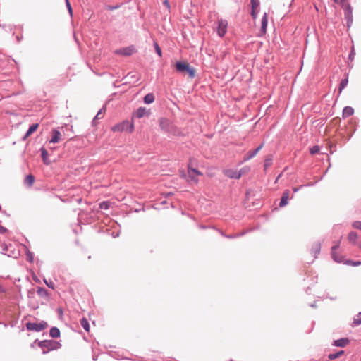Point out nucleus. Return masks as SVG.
Returning a JSON list of instances; mask_svg holds the SVG:
<instances>
[{"label": "nucleus", "instance_id": "nucleus-11", "mask_svg": "<svg viewBox=\"0 0 361 361\" xmlns=\"http://www.w3.org/2000/svg\"><path fill=\"white\" fill-rule=\"evenodd\" d=\"M339 4L345 10V15L346 17L350 18L352 15V8L347 0H340Z\"/></svg>", "mask_w": 361, "mask_h": 361}, {"label": "nucleus", "instance_id": "nucleus-25", "mask_svg": "<svg viewBox=\"0 0 361 361\" xmlns=\"http://www.w3.org/2000/svg\"><path fill=\"white\" fill-rule=\"evenodd\" d=\"M50 336L52 337V338H58L60 336V331L58 328L56 327H52L51 329H50Z\"/></svg>", "mask_w": 361, "mask_h": 361}, {"label": "nucleus", "instance_id": "nucleus-37", "mask_svg": "<svg viewBox=\"0 0 361 361\" xmlns=\"http://www.w3.org/2000/svg\"><path fill=\"white\" fill-rule=\"evenodd\" d=\"M26 257H27V261H29L30 262H33L34 256H33V254L31 252L27 251V253H26Z\"/></svg>", "mask_w": 361, "mask_h": 361}, {"label": "nucleus", "instance_id": "nucleus-23", "mask_svg": "<svg viewBox=\"0 0 361 361\" xmlns=\"http://www.w3.org/2000/svg\"><path fill=\"white\" fill-rule=\"evenodd\" d=\"M154 101V96L152 93L146 94L144 97V102L145 104H151Z\"/></svg>", "mask_w": 361, "mask_h": 361}, {"label": "nucleus", "instance_id": "nucleus-49", "mask_svg": "<svg viewBox=\"0 0 361 361\" xmlns=\"http://www.w3.org/2000/svg\"><path fill=\"white\" fill-rule=\"evenodd\" d=\"M293 191H294V192H297V191H298V188H293Z\"/></svg>", "mask_w": 361, "mask_h": 361}, {"label": "nucleus", "instance_id": "nucleus-19", "mask_svg": "<svg viewBox=\"0 0 361 361\" xmlns=\"http://www.w3.org/2000/svg\"><path fill=\"white\" fill-rule=\"evenodd\" d=\"M38 126L39 125L37 123L32 124L31 126H30L29 129L25 135L24 139H26L27 137L32 135L37 129Z\"/></svg>", "mask_w": 361, "mask_h": 361}, {"label": "nucleus", "instance_id": "nucleus-36", "mask_svg": "<svg viewBox=\"0 0 361 361\" xmlns=\"http://www.w3.org/2000/svg\"><path fill=\"white\" fill-rule=\"evenodd\" d=\"M154 48L157 54L161 57L162 56L161 49L157 42H154Z\"/></svg>", "mask_w": 361, "mask_h": 361}, {"label": "nucleus", "instance_id": "nucleus-10", "mask_svg": "<svg viewBox=\"0 0 361 361\" xmlns=\"http://www.w3.org/2000/svg\"><path fill=\"white\" fill-rule=\"evenodd\" d=\"M224 173L230 178L239 179L241 177V172H238L236 169H226L224 171Z\"/></svg>", "mask_w": 361, "mask_h": 361}, {"label": "nucleus", "instance_id": "nucleus-5", "mask_svg": "<svg viewBox=\"0 0 361 361\" xmlns=\"http://www.w3.org/2000/svg\"><path fill=\"white\" fill-rule=\"evenodd\" d=\"M137 52L136 48L133 46H129L127 47L121 48L116 50V53L124 56H129Z\"/></svg>", "mask_w": 361, "mask_h": 361}, {"label": "nucleus", "instance_id": "nucleus-9", "mask_svg": "<svg viewBox=\"0 0 361 361\" xmlns=\"http://www.w3.org/2000/svg\"><path fill=\"white\" fill-rule=\"evenodd\" d=\"M338 247H339V243H338L336 245H335L334 246L332 247L331 257L335 262H336L338 263H342L343 257L336 252V250H338Z\"/></svg>", "mask_w": 361, "mask_h": 361}, {"label": "nucleus", "instance_id": "nucleus-21", "mask_svg": "<svg viewBox=\"0 0 361 361\" xmlns=\"http://www.w3.org/2000/svg\"><path fill=\"white\" fill-rule=\"evenodd\" d=\"M354 113V110L350 106H346L343 109V117H349L352 116Z\"/></svg>", "mask_w": 361, "mask_h": 361}, {"label": "nucleus", "instance_id": "nucleus-40", "mask_svg": "<svg viewBox=\"0 0 361 361\" xmlns=\"http://www.w3.org/2000/svg\"><path fill=\"white\" fill-rule=\"evenodd\" d=\"M353 227L361 230V221H357L353 224Z\"/></svg>", "mask_w": 361, "mask_h": 361}, {"label": "nucleus", "instance_id": "nucleus-12", "mask_svg": "<svg viewBox=\"0 0 361 361\" xmlns=\"http://www.w3.org/2000/svg\"><path fill=\"white\" fill-rule=\"evenodd\" d=\"M52 137L49 143H57L61 140V133L58 129H53L51 131Z\"/></svg>", "mask_w": 361, "mask_h": 361}, {"label": "nucleus", "instance_id": "nucleus-8", "mask_svg": "<svg viewBox=\"0 0 361 361\" xmlns=\"http://www.w3.org/2000/svg\"><path fill=\"white\" fill-rule=\"evenodd\" d=\"M151 114L150 109H147L146 107H139L137 111L134 113V115L137 118H142L145 116H149Z\"/></svg>", "mask_w": 361, "mask_h": 361}, {"label": "nucleus", "instance_id": "nucleus-44", "mask_svg": "<svg viewBox=\"0 0 361 361\" xmlns=\"http://www.w3.org/2000/svg\"><path fill=\"white\" fill-rule=\"evenodd\" d=\"M256 9L252 8L251 15L254 19L257 18V12L255 11Z\"/></svg>", "mask_w": 361, "mask_h": 361}, {"label": "nucleus", "instance_id": "nucleus-24", "mask_svg": "<svg viewBox=\"0 0 361 361\" xmlns=\"http://www.w3.org/2000/svg\"><path fill=\"white\" fill-rule=\"evenodd\" d=\"M34 181H35L34 176L30 174L26 176V178L25 179V184L30 187L33 185Z\"/></svg>", "mask_w": 361, "mask_h": 361}, {"label": "nucleus", "instance_id": "nucleus-31", "mask_svg": "<svg viewBox=\"0 0 361 361\" xmlns=\"http://www.w3.org/2000/svg\"><path fill=\"white\" fill-rule=\"evenodd\" d=\"M348 83V78H344L341 81L340 86H339V93L342 92V90L347 86Z\"/></svg>", "mask_w": 361, "mask_h": 361}, {"label": "nucleus", "instance_id": "nucleus-33", "mask_svg": "<svg viewBox=\"0 0 361 361\" xmlns=\"http://www.w3.org/2000/svg\"><path fill=\"white\" fill-rule=\"evenodd\" d=\"M353 325L355 326H357V325H360L361 324V313H359L356 317L354 319V321H353Z\"/></svg>", "mask_w": 361, "mask_h": 361}, {"label": "nucleus", "instance_id": "nucleus-14", "mask_svg": "<svg viewBox=\"0 0 361 361\" xmlns=\"http://www.w3.org/2000/svg\"><path fill=\"white\" fill-rule=\"evenodd\" d=\"M263 145H259L257 149L249 151L243 157V161H248L255 157L259 150L262 148Z\"/></svg>", "mask_w": 361, "mask_h": 361}, {"label": "nucleus", "instance_id": "nucleus-28", "mask_svg": "<svg viewBox=\"0 0 361 361\" xmlns=\"http://www.w3.org/2000/svg\"><path fill=\"white\" fill-rule=\"evenodd\" d=\"M357 238V235L356 233L355 232H350L349 234H348V240L351 243H353L355 244V242H356V240Z\"/></svg>", "mask_w": 361, "mask_h": 361}, {"label": "nucleus", "instance_id": "nucleus-42", "mask_svg": "<svg viewBox=\"0 0 361 361\" xmlns=\"http://www.w3.org/2000/svg\"><path fill=\"white\" fill-rule=\"evenodd\" d=\"M66 6L68 8V12H69L70 15L72 16L73 10H72V8H71V4H70L69 1L68 0H66Z\"/></svg>", "mask_w": 361, "mask_h": 361}, {"label": "nucleus", "instance_id": "nucleus-45", "mask_svg": "<svg viewBox=\"0 0 361 361\" xmlns=\"http://www.w3.org/2000/svg\"><path fill=\"white\" fill-rule=\"evenodd\" d=\"M6 231V228L0 225V233H4Z\"/></svg>", "mask_w": 361, "mask_h": 361}, {"label": "nucleus", "instance_id": "nucleus-4", "mask_svg": "<svg viewBox=\"0 0 361 361\" xmlns=\"http://www.w3.org/2000/svg\"><path fill=\"white\" fill-rule=\"evenodd\" d=\"M47 326V323L44 321H42L39 323H32L28 322L26 324V328L29 331H35L37 332H39Z\"/></svg>", "mask_w": 361, "mask_h": 361}, {"label": "nucleus", "instance_id": "nucleus-16", "mask_svg": "<svg viewBox=\"0 0 361 361\" xmlns=\"http://www.w3.org/2000/svg\"><path fill=\"white\" fill-rule=\"evenodd\" d=\"M267 22H268L267 14L264 13V15L263 16V17L262 18V21H261L262 27H261V30H260V32H261L260 35H263L266 33Z\"/></svg>", "mask_w": 361, "mask_h": 361}, {"label": "nucleus", "instance_id": "nucleus-13", "mask_svg": "<svg viewBox=\"0 0 361 361\" xmlns=\"http://www.w3.org/2000/svg\"><path fill=\"white\" fill-rule=\"evenodd\" d=\"M202 175V173L198 171L197 170L195 169H192V168H190V166L188 167V176L190 178V179L192 181H194L195 183H197L198 181V176H200Z\"/></svg>", "mask_w": 361, "mask_h": 361}, {"label": "nucleus", "instance_id": "nucleus-1", "mask_svg": "<svg viewBox=\"0 0 361 361\" xmlns=\"http://www.w3.org/2000/svg\"><path fill=\"white\" fill-rule=\"evenodd\" d=\"M175 66L177 71L180 73H187L190 78H193L195 76V69L190 66L187 62H177Z\"/></svg>", "mask_w": 361, "mask_h": 361}, {"label": "nucleus", "instance_id": "nucleus-39", "mask_svg": "<svg viewBox=\"0 0 361 361\" xmlns=\"http://www.w3.org/2000/svg\"><path fill=\"white\" fill-rule=\"evenodd\" d=\"M109 207V202H102L100 203V208L104 209H107Z\"/></svg>", "mask_w": 361, "mask_h": 361}, {"label": "nucleus", "instance_id": "nucleus-17", "mask_svg": "<svg viewBox=\"0 0 361 361\" xmlns=\"http://www.w3.org/2000/svg\"><path fill=\"white\" fill-rule=\"evenodd\" d=\"M102 221L103 224H104V226H102V229L104 232L110 231L112 228V226L110 224L111 222V219L109 217H105Z\"/></svg>", "mask_w": 361, "mask_h": 361}, {"label": "nucleus", "instance_id": "nucleus-30", "mask_svg": "<svg viewBox=\"0 0 361 361\" xmlns=\"http://www.w3.org/2000/svg\"><path fill=\"white\" fill-rule=\"evenodd\" d=\"M344 354V351L343 350H341L336 353H331V354H329L328 357L329 359L330 360H334V359H336L338 358V357H340L341 355H343Z\"/></svg>", "mask_w": 361, "mask_h": 361}, {"label": "nucleus", "instance_id": "nucleus-34", "mask_svg": "<svg viewBox=\"0 0 361 361\" xmlns=\"http://www.w3.org/2000/svg\"><path fill=\"white\" fill-rule=\"evenodd\" d=\"M250 171V167L248 166H244L238 172H241V176L247 173Z\"/></svg>", "mask_w": 361, "mask_h": 361}, {"label": "nucleus", "instance_id": "nucleus-7", "mask_svg": "<svg viewBox=\"0 0 361 361\" xmlns=\"http://www.w3.org/2000/svg\"><path fill=\"white\" fill-rule=\"evenodd\" d=\"M159 126L161 130L166 131V132H171L173 129V126L171 124V122L166 118H161L159 120Z\"/></svg>", "mask_w": 361, "mask_h": 361}, {"label": "nucleus", "instance_id": "nucleus-2", "mask_svg": "<svg viewBox=\"0 0 361 361\" xmlns=\"http://www.w3.org/2000/svg\"><path fill=\"white\" fill-rule=\"evenodd\" d=\"M59 343L51 340H44L39 343V346L44 350V354L47 353V351L57 349L59 348Z\"/></svg>", "mask_w": 361, "mask_h": 361}, {"label": "nucleus", "instance_id": "nucleus-41", "mask_svg": "<svg viewBox=\"0 0 361 361\" xmlns=\"http://www.w3.org/2000/svg\"><path fill=\"white\" fill-rule=\"evenodd\" d=\"M252 8L257 9L259 2L257 0H251Z\"/></svg>", "mask_w": 361, "mask_h": 361}, {"label": "nucleus", "instance_id": "nucleus-35", "mask_svg": "<svg viewBox=\"0 0 361 361\" xmlns=\"http://www.w3.org/2000/svg\"><path fill=\"white\" fill-rule=\"evenodd\" d=\"M8 250V247L6 245H2V253L4 255H7L8 257L13 256V254L11 253H7V251Z\"/></svg>", "mask_w": 361, "mask_h": 361}, {"label": "nucleus", "instance_id": "nucleus-50", "mask_svg": "<svg viewBox=\"0 0 361 361\" xmlns=\"http://www.w3.org/2000/svg\"><path fill=\"white\" fill-rule=\"evenodd\" d=\"M51 150H54L55 148L54 147H49Z\"/></svg>", "mask_w": 361, "mask_h": 361}, {"label": "nucleus", "instance_id": "nucleus-32", "mask_svg": "<svg viewBox=\"0 0 361 361\" xmlns=\"http://www.w3.org/2000/svg\"><path fill=\"white\" fill-rule=\"evenodd\" d=\"M103 110H104V108L103 109H101L98 113L97 114V115L95 116V117L93 119V121L92 123L94 124L96 123V121L98 120V119H100L102 118L103 116H104V112H103Z\"/></svg>", "mask_w": 361, "mask_h": 361}, {"label": "nucleus", "instance_id": "nucleus-43", "mask_svg": "<svg viewBox=\"0 0 361 361\" xmlns=\"http://www.w3.org/2000/svg\"><path fill=\"white\" fill-rule=\"evenodd\" d=\"M44 283H46V285H47L48 287H49V288H52V289H54V283H53V282H51V281L48 282L46 279H44Z\"/></svg>", "mask_w": 361, "mask_h": 361}, {"label": "nucleus", "instance_id": "nucleus-20", "mask_svg": "<svg viewBox=\"0 0 361 361\" xmlns=\"http://www.w3.org/2000/svg\"><path fill=\"white\" fill-rule=\"evenodd\" d=\"M37 293L39 296L42 298H48L49 297V293L47 290H46L44 288L39 287L37 290Z\"/></svg>", "mask_w": 361, "mask_h": 361}, {"label": "nucleus", "instance_id": "nucleus-22", "mask_svg": "<svg viewBox=\"0 0 361 361\" xmlns=\"http://www.w3.org/2000/svg\"><path fill=\"white\" fill-rule=\"evenodd\" d=\"M41 152H42V160L44 161V163L45 164H49V161L48 160V152L47 151V149H45L44 148H41Z\"/></svg>", "mask_w": 361, "mask_h": 361}, {"label": "nucleus", "instance_id": "nucleus-29", "mask_svg": "<svg viewBox=\"0 0 361 361\" xmlns=\"http://www.w3.org/2000/svg\"><path fill=\"white\" fill-rule=\"evenodd\" d=\"M80 324L81 326H82V328L87 331H89L90 330V325H89V322L88 321L85 319V318H82L81 320H80Z\"/></svg>", "mask_w": 361, "mask_h": 361}, {"label": "nucleus", "instance_id": "nucleus-47", "mask_svg": "<svg viewBox=\"0 0 361 361\" xmlns=\"http://www.w3.org/2000/svg\"><path fill=\"white\" fill-rule=\"evenodd\" d=\"M5 289L0 285V293H4Z\"/></svg>", "mask_w": 361, "mask_h": 361}, {"label": "nucleus", "instance_id": "nucleus-46", "mask_svg": "<svg viewBox=\"0 0 361 361\" xmlns=\"http://www.w3.org/2000/svg\"><path fill=\"white\" fill-rule=\"evenodd\" d=\"M164 5H166V6L167 8H169V1H168V0H165V1H164Z\"/></svg>", "mask_w": 361, "mask_h": 361}, {"label": "nucleus", "instance_id": "nucleus-6", "mask_svg": "<svg viewBox=\"0 0 361 361\" xmlns=\"http://www.w3.org/2000/svg\"><path fill=\"white\" fill-rule=\"evenodd\" d=\"M228 27V21L224 19L218 20L217 33L221 37H224L226 33Z\"/></svg>", "mask_w": 361, "mask_h": 361}, {"label": "nucleus", "instance_id": "nucleus-26", "mask_svg": "<svg viewBox=\"0 0 361 361\" xmlns=\"http://www.w3.org/2000/svg\"><path fill=\"white\" fill-rule=\"evenodd\" d=\"M272 161H273V157L271 155H269L266 157L265 160H264V169L266 170L267 169H268L269 166H271L272 164Z\"/></svg>", "mask_w": 361, "mask_h": 361}, {"label": "nucleus", "instance_id": "nucleus-38", "mask_svg": "<svg viewBox=\"0 0 361 361\" xmlns=\"http://www.w3.org/2000/svg\"><path fill=\"white\" fill-rule=\"evenodd\" d=\"M319 152V147L318 146H314L310 149V153L315 154Z\"/></svg>", "mask_w": 361, "mask_h": 361}, {"label": "nucleus", "instance_id": "nucleus-15", "mask_svg": "<svg viewBox=\"0 0 361 361\" xmlns=\"http://www.w3.org/2000/svg\"><path fill=\"white\" fill-rule=\"evenodd\" d=\"M290 197V191L286 190L283 192V195L279 203V207H283L288 204V199Z\"/></svg>", "mask_w": 361, "mask_h": 361}, {"label": "nucleus", "instance_id": "nucleus-48", "mask_svg": "<svg viewBox=\"0 0 361 361\" xmlns=\"http://www.w3.org/2000/svg\"><path fill=\"white\" fill-rule=\"evenodd\" d=\"M334 2H336V3H337V4H339V1H340V0H334Z\"/></svg>", "mask_w": 361, "mask_h": 361}, {"label": "nucleus", "instance_id": "nucleus-18", "mask_svg": "<svg viewBox=\"0 0 361 361\" xmlns=\"http://www.w3.org/2000/svg\"><path fill=\"white\" fill-rule=\"evenodd\" d=\"M350 343L348 338H341L338 340L334 341V345L338 347H345Z\"/></svg>", "mask_w": 361, "mask_h": 361}, {"label": "nucleus", "instance_id": "nucleus-3", "mask_svg": "<svg viewBox=\"0 0 361 361\" xmlns=\"http://www.w3.org/2000/svg\"><path fill=\"white\" fill-rule=\"evenodd\" d=\"M133 123L128 121H123L120 124H118L117 126H114V130L127 132L128 133H131L133 131Z\"/></svg>", "mask_w": 361, "mask_h": 361}, {"label": "nucleus", "instance_id": "nucleus-27", "mask_svg": "<svg viewBox=\"0 0 361 361\" xmlns=\"http://www.w3.org/2000/svg\"><path fill=\"white\" fill-rule=\"evenodd\" d=\"M344 264H346V265H350V266H358V265H361V262L360 261H357V262H354V261H352V260H350V259H343V262Z\"/></svg>", "mask_w": 361, "mask_h": 361}]
</instances>
